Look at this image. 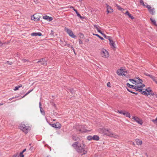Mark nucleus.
Masks as SVG:
<instances>
[{
  "mask_svg": "<svg viewBox=\"0 0 157 157\" xmlns=\"http://www.w3.org/2000/svg\"><path fill=\"white\" fill-rule=\"evenodd\" d=\"M101 55L104 58H107L109 56L108 52L105 49H102L101 51Z\"/></svg>",
  "mask_w": 157,
  "mask_h": 157,
  "instance_id": "obj_7",
  "label": "nucleus"
},
{
  "mask_svg": "<svg viewBox=\"0 0 157 157\" xmlns=\"http://www.w3.org/2000/svg\"><path fill=\"white\" fill-rule=\"evenodd\" d=\"M4 44V43H3L1 41H0V47L2 46L3 44Z\"/></svg>",
  "mask_w": 157,
  "mask_h": 157,
  "instance_id": "obj_45",
  "label": "nucleus"
},
{
  "mask_svg": "<svg viewBox=\"0 0 157 157\" xmlns=\"http://www.w3.org/2000/svg\"><path fill=\"white\" fill-rule=\"evenodd\" d=\"M77 16L78 17H80V18L81 19H82L83 18V17H82L80 14H79L78 13L77 14Z\"/></svg>",
  "mask_w": 157,
  "mask_h": 157,
  "instance_id": "obj_38",
  "label": "nucleus"
},
{
  "mask_svg": "<svg viewBox=\"0 0 157 157\" xmlns=\"http://www.w3.org/2000/svg\"><path fill=\"white\" fill-rule=\"evenodd\" d=\"M154 123L157 125V116L156 118L155 119H152L151 120Z\"/></svg>",
  "mask_w": 157,
  "mask_h": 157,
  "instance_id": "obj_28",
  "label": "nucleus"
},
{
  "mask_svg": "<svg viewBox=\"0 0 157 157\" xmlns=\"http://www.w3.org/2000/svg\"><path fill=\"white\" fill-rule=\"evenodd\" d=\"M79 39H83L84 38V36L83 34L82 33H79L78 34Z\"/></svg>",
  "mask_w": 157,
  "mask_h": 157,
  "instance_id": "obj_27",
  "label": "nucleus"
},
{
  "mask_svg": "<svg viewBox=\"0 0 157 157\" xmlns=\"http://www.w3.org/2000/svg\"><path fill=\"white\" fill-rule=\"evenodd\" d=\"M73 10H74L75 11V12H76V13L77 14L78 13V12H77V10H75V9H73Z\"/></svg>",
  "mask_w": 157,
  "mask_h": 157,
  "instance_id": "obj_46",
  "label": "nucleus"
},
{
  "mask_svg": "<svg viewBox=\"0 0 157 157\" xmlns=\"http://www.w3.org/2000/svg\"><path fill=\"white\" fill-rule=\"evenodd\" d=\"M103 132L104 135L108 136L110 137L113 138L115 139H118L120 136L118 135L113 133L108 129H103Z\"/></svg>",
  "mask_w": 157,
  "mask_h": 157,
  "instance_id": "obj_4",
  "label": "nucleus"
},
{
  "mask_svg": "<svg viewBox=\"0 0 157 157\" xmlns=\"http://www.w3.org/2000/svg\"><path fill=\"white\" fill-rule=\"evenodd\" d=\"M93 136H89L87 137V139L88 140H90L93 139Z\"/></svg>",
  "mask_w": 157,
  "mask_h": 157,
  "instance_id": "obj_31",
  "label": "nucleus"
},
{
  "mask_svg": "<svg viewBox=\"0 0 157 157\" xmlns=\"http://www.w3.org/2000/svg\"><path fill=\"white\" fill-rule=\"evenodd\" d=\"M106 8H107V12L108 13H112L113 10L112 7L109 6L107 4H106Z\"/></svg>",
  "mask_w": 157,
  "mask_h": 157,
  "instance_id": "obj_12",
  "label": "nucleus"
},
{
  "mask_svg": "<svg viewBox=\"0 0 157 157\" xmlns=\"http://www.w3.org/2000/svg\"><path fill=\"white\" fill-rule=\"evenodd\" d=\"M124 115L126 117H128L129 118L130 117V113L126 111H125V112L124 113Z\"/></svg>",
  "mask_w": 157,
  "mask_h": 157,
  "instance_id": "obj_24",
  "label": "nucleus"
},
{
  "mask_svg": "<svg viewBox=\"0 0 157 157\" xmlns=\"http://www.w3.org/2000/svg\"><path fill=\"white\" fill-rule=\"evenodd\" d=\"M140 2V3L141 4L143 5L144 6H145V5L144 4V2L143 0H139Z\"/></svg>",
  "mask_w": 157,
  "mask_h": 157,
  "instance_id": "obj_36",
  "label": "nucleus"
},
{
  "mask_svg": "<svg viewBox=\"0 0 157 157\" xmlns=\"http://www.w3.org/2000/svg\"><path fill=\"white\" fill-rule=\"evenodd\" d=\"M67 46L69 47H71L72 46L70 44H67Z\"/></svg>",
  "mask_w": 157,
  "mask_h": 157,
  "instance_id": "obj_50",
  "label": "nucleus"
},
{
  "mask_svg": "<svg viewBox=\"0 0 157 157\" xmlns=\"http://www.w3.org/2000/svg\"><path fill=\"white\" fill-rule=\"evenodd\" d=\"M39 105H40V107H41V104L40 102Z\"/></svg>",
  "mask_w": 157,
  "mask_h": 157,
  "instance_id": "obj_53",
  "label": "nucleus"
},
{
  "mask_svg": "<svg viewBox=\"0 0 157 157\" xmlns=\"http://www.w3.org/2000/svg\"><path fill=\"white\" fill-rule=\"evenodd\" d=\"M132 121H135L140 125H142L143 123L142 120L137 116H132Z\"/></svg>",
  "mask_w": 157,
  "mask_h": 157,
  "instance_id": "obj_9",
  "label": "nucleus"
},
{
  "mask_svg": "<svg viewBox=\"0 0 157 157\" xmlns=\"http://www.w3.org/2000/svg\"><path fill=\"white\" fill-rule=\"evenodd\" d=\"M94 27L95 29H96L98 31V32L100 33L101 34H102L103 33H102L101 31L100 30V29H101L100 27L96 25H94Z\"/></svg>",
  "mask_w": 157,
  "mask_h": 157,
  "instance_id": "obj_16",
  "label": "nucleus"
},
{
  "mask_svg": "<svg viewBox=\"0 0 157 157\" xmlns=\"http://www.w3.org/2000/svg\"><path fill=\"white\" fill-rule=\"evenodd\" d=\"M149 11L151 14L153 15L155 13V9L154 8H151V9H149Z\"/></svg>",
  "mask_w": 157,
  "mask_h": 157,
  "instance_id": "obj_19",
  "label": "nucleus"
},
{
  "mask_svg": "<svg viewBox=\"0 0 157 157\" xmlns=\"http://www.w3.org/2000/svg\"><path fill=\"white\" fill-rule=\"evenodd\" d=\"M22 86V85L21 84L15 87L14 88L13 90L15 91H16L19 88L21 87Z\"/></svg>",
  "mask_w": 157,
  "mask_h": 157,
  "instance_id": "obj_25",
  "label": "nucleus"
},
{
  "mask_svg": "<svg viewBox=\"0 0 157 157\" xmlns=\"http://www.w3.org/2000/svg\"><path fill=\"white\" fill-rule=\"evenodd\" d=\"M149 76L150 77V78H151L155 82L157 80V78L156 77L153 76L151 75H149Z\"/></svg>",
  "mask_w": 157,
  "mask_h": 157,
  "instance_id": "obj_21",
  "label": "nucleus"
},
{
  "mask_svg": "<svg viewBox=\"0 0 157 157\" xmlns=\"http://www.w3.org/2000/svg\"><path fill=\"white\" fill-rule=\"evenodd\" d=\"M146 7L148 9V10H149V9H151V6L150 5H147L146 6Z\"/></svg>",
  "mask_w": 157,
  "mask_h": 157,
  "instance_id": "obj_41",
  "label": "nucleus"
},
{
  "mask_svg": "<svg viewBox=\"0 0 157 157\" xmlns=\"http://www.w3.org/2000/svg\"><path fill=\"white\" fill-rule=\"evenodd\" d=\"M33 90V89L32 90H30L28 92H27L26 94H25L23 96L22 98H24L30 92H31V91H32Z\"/></svg>",
  "mask_w": 157,
  "mask_h": 157,
  "instance_id": "obj_30",
  "label": "nucleus"
},
{
  "mask_svg": "<svg viewBox=\"0 0 157 157\" xmlns=\"http://www.w3.org/2000/svg\"><path fill=\"white\" fill-rule=\"evenodd\" d=\"M129 81L132 82L133 84L137 86V83H138L140 85L142 86V88L145 86V85L142 83V81L141 79L136 78L135 79H130Z\"/></svg>",
  "mask_w": 157,
  "mask_h": 157,
  "instance_id": "obj_5",
  "label": "nucleus"
},
{
  "mask_svg": "<svg viewBox=\"0 0 157 157\" xmlns=\"http://www.w3.org/2000/svg\"><path fill=\"white\" fill-rule=\"evenodd\" d=\"M117 73L119 75L125 76L126 75L127 72L125 69L121 68L118 69L117 71Z\"/></svg>",
  "mask_w": 157,
  "mask_h": 157,
  "instance_id": "obj_8",
  "label": "nucleus"
},
{
  "mask_svg": "<svg viewBox=\"0 0 157 157\" xmlns=\"http://www.w3.org/2000/svg\"><path fill=\"white\" fill-rule=\"evenodd\" d=\"M23 62V63H25L29 61L28 60L26 59H23L22 60Z\"/></svg>",
  "mask_w": 157,
  "mask_h": 157,
  "instance_id": "obj_37",
  "label": "nucleus"
},
{
  "mask_svg": "<svg viewBox=\"0 0 157 157\" xmlns=\"http://www.w3.org/2000/svg\"><path fill=\"white\" fill-rule=\"evenodd\" d=\"M127 90H128V91H129V92H131V93H133V94H136V95L137 94V93H134V92H133L132 91H130V90H129V89H127Z\"/></svg>",
  "mask_w": 157,
  "mask_h": 157,
  "instance_id": "obj_44",
  "label": "nucleus"
},
{
  "mask_svg": "<svg viewBox=\"0 0 157 157\" xmlns=\"http://www.w3.org/2000/svg\"><path fill=\"white\" fill-rule=\"evenodd\" d=\"M3 104V103H0V105H2Z\"/></svg>",
  "mask_w": 157,
  "mask_h": 157,
  "instance_id": "obj_54",
  "label": "nucleus"
},
{
  "mask_svg": "<svg viewBox=\"0 0 157 157\" xmlns=\"http://www.w3.org/2000/svg\"><path fill=\"white\" fill-rule=\"evenodd\" d=\"M26 149H25L21 152H22L23 153L24 152H25L26 151Z\"/></svg>",
  "mask_w": 157,
  "mask_h": 157,
  "instance_id": "obj_48",
  "label": "nucleus"
},
{
  "mask_svg": "<svg viewBox=\"0 0 157 157\" xmlns=\"http://www.w3.org/2000/svg\"><path fill=\"white\" fill-rule=\"evenodd\" d=\"M40 17L39 16H38L37 14H35L33 15V17H32L31 19L32 20H33L35 21H37L40 20Z\"/></svg>",
  "mask_w": 157,
  "mask_h": 157,
  "instance_id": "obj_13",
  "label": "nucleus"
},
{
  "mask_svg": "<svg viewBox=\"0 0 157 157\" xmlns=\"http://www.w3.org/2000/svg\"><path fill=\"white\" fill-rule=\"evenodd\" d=\"M53 121H55V120L54 119V120H53Z\"/></svg>",
  "mask_w": 157,
  "mask_h": 157,
  "instance_id": "obj_58",
  "label": "nucleus"
},
{
  "mask_svg": "<svg viewBox=\"0 0 157 157\" xmlns=\"http://www.w3.org/2000/svg\"><path fill=\"white\" fill-rule=\"evenodd\" d=\"M79 44H82L83 42L82 40H81V39H79Z\"/></svg>",
  "mask_w": 157,
  "mask_h": 157,
  "instance_id": "obj_43",
  "label": "nucleus"
},
{
  "mask_svg": "<svg viewBox=\"0 0 157 157\" xmlns=\"http://www.w3.org/2000/svg\"><path fill=\"white\" fill-rule=\"evenodd\" d=\"M136 142L137 145H141L142 143V142L141 140L138 139L136 140Z\"/></svg>",
  "mask_w": 157,
  "mask_h": 157,
  "instance_id": "obj_17",
  "label": "nucleus"
},
{
  "mask_svg": "<svg viewBox=\"0 0 157 157\" xmlns=\"http://www.w3.org/2000/svg\"><path fill=\"white\" fill-rule=\"evenodd\" d=\"M50 125L52 127L56 128H60L61 127V124L59 122L51 124Z\"/></svg>",
  "mask_w": 157,
  "mask_h": 157,
  "instance_id": "obj_11",
  "label": "nucleus"
},
{
  "mask_svg": "<svg viewBox=\"0 0 157 157\" xmlns=\"http://www.w3.org/2000/svg\"><path fill=\"white\" fill-rule=\"evenodd\" d=\"M125 111H122V110L120 111V112H119V113L122 114L123 115H124V113Z\"/></svg>",
  "mask_w": 157,
  "mask_h": 157,
  "instance_id": "obj_40",
  "label": "nucleus"
},
{
  "mask_svg": "<svg viewBox=\"0 0 157 157\" xmlns=\"http://www.w3.org/2000/svg\"><path fill=\"white\" fill-rule=\"evenodd\" d=\"M45 59L44 58H42L40 59L39 61H38L36 63H38L40 62H42Z\"/></svg>",
  "mask_w": 157,
  "mask_h": 157,
  "instance_id": "obj_33",
  "label": "nucleus"
},
{
  "mask_svg": "<svg viewBox=\"0 0 157 157\" xmlns=\"http://www.w3.org/2000/svg\"><path fill=\"white\" fill-rule=\"evenodd\" d=\"M92 138H93V140H95L98 141L99 140V136L97 135H94V136Z\"/></svg>",
  "mask_w": 157,
  "mask_h": 157,
  "instance_id": "obj_22",
  "label": "nucleus"
},
{
  "mask_svg": "<svg viewBox=\"0 0 157 157\" xmlns=\"http://www.w3.org/2000/svg\"><path fill=\"white\" fill-rule=\"evenodd\" d=\"M40 111L41 113L42 114H44V111L43 110V109L42 107H40Z\"/></svg>",
  "mask_w": 157,
  "mask_h": 157,
  "instance_id": "obj_32",
  "label": "nucleus"
},
{
  "mask_svg": "<svg viewBox=\"0 0 157 157\" xmlns=\"http://www.w3.org/2000/svg\"><path fill=\"white\" fill-rule=\"evenodd\" d=\"M125 14L126 15H127L130 18H131L132 19H133L134 18V17H133L132 15L130 14L129 12L128 11H127Z\"/></svg>",
  "mask_w": 157,
  "mask_h": 157,
  "instance_id": "obj_20",
  "label": "nucleus"
},
{
  "mask_svg": "<svg viewBox=\"0 0 157 157\" xmlns=\"http://www.w3.org/2000/svg\"><path fill=\"white\" fill-rule=\"evenodd\" d=\"M151 90V91H152V92L153 94V95H152V94H148V95H152V96H153V95H155V97L157 98V94H154L153 92H152V90Z\"/></svg>",
  "mask_w": 157,
  "mask_h": 157,
  "instance_id": "obj_42",
  "label": "nucleus"
},
{
  "mask_svg": "<svg viewBox=\"0 0 157 157\" xmlns=\"http://www.w3.org/2000/svg\"><path fill=\"white\" fill-rule=\"evenodd\" d=\"M93 35L98 36V37L99 38H100L102 40L104 39V38L103 37H102L101 36H100L99 35H98V34H95L93 33Z\"/></svg>",
  "mask_w": 157,
  "mask_h": 157,
  "instance_id": "obj_29",
  "label": "nucleus"
},
{
  "mask_svg": "<svg viewBox=\"0 0 157 157\" xmlns=\"http://www.w3.org/2000/svg\"><path fill=\"white\" fill-rule=\"evenodd\" d=\"M19 128L25 134H27L30 130L29 124L26 123H22L19 125Z\"/></svg>",
  "mask_w": 157,
  "mask_h": 157,
  "instance_id": "obj_3",
  "label": "nucleus"
},
{
  "mask_svg": "<svg viewBox=\"0 0 157 157\" xmlns=\"http://www.w3.org/2000/svg\"><path fill=\"white\" fill-rule=\"evenodd\" d=\"M65 30L71 37L73 38H75L76 37V36L73 34L72 31L71 30L68 28H65Z\"/></svg>",
  "mask_w": 157,
  "mask_h": 157,
  "instance_id": "obj_10",
  "label": "nucleus"
},
{
  "mask_svg": "<svg viewBox=\"0 0 157 157\" xmlns=\"http://www.w3.org/2000/svg\"><path fill=\"white\" fill-rule=\"evenodd\" d=\"M81 0H79V2H81Z\"/></svg>",
  "mask_w": 157,
  "mask_h": 157,
  "instance_id": "obj_60",
  "label": "nucleus"
},
{
  "mask_svg": "<svg viewBox=\"0 0 157 157\" xmlns=\"http://www.w3.org/2000/svg\"><path fill=\"white\" fill-rule=\"evenodd\" d=\"M155 82L157 84V80Z\"/></svg>",
  "mask_w": 157,
  "mask_h": 157,
  "instance_id": "obj_57",
  "label": "nucleus"
},
{
  "mask_svg": "<svg viewBox=\"0 0 157 157\" xmlns=\"http://www.w3.org/2000/svg\"><path fill=\"white\" fill-rule=\"evenodd\" d=\"M72 146L78 152L82 155L87 153V151L85 148L84 144L75 142L74 143Z\"/></svg>",
  "mask_w": 157,
  "mask_h": 157,
  "instance_id": "obj_2",
  "label": "nucleus"
},
{
  "mask_svg": "<svg viewBox=\"0 0 157 157\" xmlns=\"http://www.w3.org/2000/svg\"><path fill=\"white\" fill-rule=\"evenodd\" d=\"M47 157H50L49 156H47Z\"/></svg>",
  "mask_w": 157,
  "mask_h": 157,
  "instance_id": "obj_59",
  "label": "nucleus"
},
{
  "mask_svg": "<svg viewBox=\"0 0 157 157\" xmlns=\"http://www.w3.org/2000/svg\"><path fill=\"white\" fill-rule=\"evenodd\" d=\"M70 8H71V9H72H72H74V7H73V6H70Z\"/></svg>",
  "mask_w": 157,
  "mask_h": 157,
  "instance_id": "obj_52",
  "label": "nucleus"
},
{
  "mask_svg": "<svg viewBox=\"0 0 157 157\" xmlns=\"http://www.w3.org/2000/svg\"><path fill=\"white\" fill-rule=\"evenodd\" d=\"M14 98V97H13V98H10V99H9V100H10H10H12V99H13Z\"/></svg>",
  "mask_w": 157,
  "mask_h": 157,
  "instance_id": "obj_49",
  "label": "nucleus"
},
{
  "mask_svg": "<svg viewBox=\"0 0 157 157\" xmlns=\"http://www.w3.org/2000/svg\"><path fill=\"white\" fill-rule=\"evenodd\" d=\"M71 48L72 49H73V50L74 51V48L72 46H71Z\"/></svg>",
  "mask_w": 157,
  "mask_h": 157,
  "instance_id": "obj_51",
  "label": "nucleus"
},
{
  "mask_svg": "<svg viewBox=\"0 0 157 157\" xmlns=\"http://www.w3.org/2000/svg\"><path fill=\"white\" fill-rule=\"evenodd\" d=\"M126 85L130 88H133L136 89L137 91L140 92L142 94L148 96V94H153L151 90V89L150 88H147L145 90V91H143L142 86L140 85L138 83H137V86L131 85L129 83H127Z\"/></svg>",
  "mask_w": 157,
  "mask_h": 157,
  "instance_id": "obj_1",
  "label": "nucleus"
},
{
  "mask_svg": "<svg viewBox=\"0 0 157 157\" xmlns=\"http://www.w3.org/2000/svg\"><path fill=\"white\" fill-rule=\"evenodd\" d=\"M120 111H119V110H118L117 111V113H119V112H120Z\"/></svg>",
  "mask_w": 157,
  "mask_h": 157,
  "instance_id": "obj_56",
  "label": "nucleus"
},
{
  "mask_svg": "<svg viewBox=\"0 0 157 157\" xmlns=\"http://www.w3.org/2000/svg\"><path fill=\"white\" fill-rule=\"evenodd\" d=\"M76 128L77 130L81 132H86L88 131L85 127L84 126L82 125H78L76 126Z\"/></svg>",
  "mask_w": 157,
  "mask_h": 157,
  "instance_id": "obj_6",
  "label": "nucleus"
},
{
  "mask_svg": "<svg viewBox=\"0 0 157 157\" xmlns=\"http://www.w3.org/2000/svg\"><path fill=\"white\" fill-rule=\"evenodd\" d=\"M109 44L110 46L113 48H115V42L111 39H109Z\"/></svg>",
  "mask_w": 157,
  "mask_h": 157,
  "instance_id": "obj_15",
  "label": "nucleus"
},
{
  "mask_svg": "<svg viewBox=\"0 0 157 157\" xmlns=\"http://www.w3.org/2000/svg\"><path fill=\"white\" fill-rule=\"evenodd\" d=\"M110 83L109 82L107 83V86L108 87H110Z\"/></svg>",
  "mask_w": 157,
  "mask_h": 157,
  "instance_id": "obj_47",
  "label": "nucleus"
},
{
  "mask_svg": "<svg viewBox=\"0 0 157 157\" xmlns=\"http://www.w3.org/2000/svg\"><path fill=\"white\" fill-rule=\"evenodd\" d=\"M116 7H117V8L119 10L121 11H123L124 10L121 7L119 6L117 4L116 5Z\"/></svg>",
  "mask_w": 157,
  "mask_h": 157,
  "instance_id": "obj_23",
  "label": "nucleus"
},
{
  "mask_svg": "<svg viewBox=\"0 0 157 157\" xmlns=\"http://www.w3.org/2000/svg\"><path fill=\"white\" fill-rule=\"evenodd\" d=\"M13 157H19V154L17 153L15 155H14Z\"/></svg>",
  "mask_w": 157,
  "mask_h": 157,
  "instance_id": "obj_39",
  "label": "nucleus"
},
{
  "mask_svg": "<svg viewBox=\"0 0 157 157\" xmlns=\"http://www.w3.org/2000/svg\"><path fill=\"white\" fill-rule=\"evenodd\" d=\"M42 34L40 33H32L31 34V35L33 36H41Z\"/></svg>",
  "mask_w": 157,
  "mask_h": 157,
  "instance_id": "obj_18",
  "label": "nucleus"
},
{
  "mask_svg": "<svg viewBox=\"0 0 157 157\" xmlns=\"http://www.w3.org/2000/svg\"><path fill=\"white\" fill-rule=\"evenodd\" d=\"M150 20H151V22L155 25H156V21H155V20L154 18H150Z\"/></svg>",
  "mask_w": 157,
  "mask_h": 157,
  "instance_id": "obj_26",
  "label": "nucleus"
},
{
  "mask_svg": "<svg viewBox=\"0 0 157 157\" xmlns=\"http://www.w3.org/2000/svg\"><path fill=\"white\" fill-rule=\"evenodd\" d=\"M19 156L20 157H24V156L23 155V153L22 152H21L19 155Z\"/></svg>",
  "mask_w": 157,
  "mask_h": 157,
  "instance_id": "obj_35",
  "label": "nucleus"
},
{
  "mask_svg": "<svg viewBox=\"0 0 157 157\" xmlns=\"http://www.w3.org/2000/svg\"><path fill=\"white\" fill-rule=\"evenodd\" d=\"M47 145H45V146H46Z\"/></svg>",
  "mask_w": 157,
  "mask_h": 157,
  "instance_id": "obj_61",
  "label": "nucleus"
},
{
  "mask_svg": "<svg viewBox=\"0 0 157 157\" xmlns=\"http://www.w3.org/2000/svg\"><path fill=\"white\" fill-rule=\"evenodd\" d=\"M42 64H43V65H46L47 64V62L45 60V59H44L43 61L42 62Z\"/></svg>",
  "mask_w": 157,
  "mask_h": 157,
  "instance_id": "obj_34",
  "label": "nucleus"
},
{
  "mask_svg": "<svg viewBox=\"0 0 157 157\" xmlns=\"http://www.w3.org/2000/svg\"><path fill=\"white\" fill-rule=\"evenodd\" d=\"M43 18L44 19L47 20L49 21H52L53 19L52 17H49L47 15H44L43 16Z\"/></svg>",
  "mask_w": 157,
  "mask_h": 157,
  "instance_id": "obj_14",
  "label": "nucleus"
},
{
  "mask_svg": "<svg viewBox=\"0 0 157 157\" xmlns=\"http://www.w3.org/2000/svg\"><path fill=\"white\" fill-rule=\"evenodd\" d=\"M147 76H149V75H148V74H145Z\"/></svg>",
  "mask_w": 157,
  "mask_h": 157,
  "instance_id": "obj_55",
  "label": "nucleus"
}]
</instances>
